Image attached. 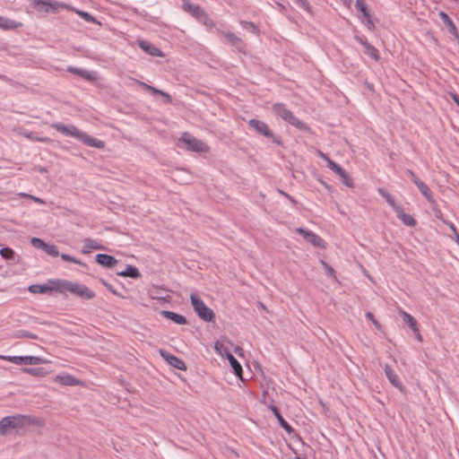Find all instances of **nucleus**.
I'll list each match as a JSON object with an SVG mask.
<instances>
[{"instance_id":"f257e3e1","label":"nucleus","mask_w":459,"mask_h":459,"mask_svg":"<svg viewBox=\"0 0 459 459\" xmlns=\"http://www.w3.org/2000/svg\"><path fill=\"white\" fill-rule=\"evenodd\" d=\"M35 425L39 427L45 426V420L30 415L17 414L4 417L0 420V436H5L11 430H23L28 427Z\"/></svg>"},{"instance_id":"f03ea898","label":"nucleus","mask_w":459,"mask_h":459,"mask_svg":"<svg viewBox=\"0 0 459 459\" xmlns=\"http://www.w3.org/2000/svg\"><path fill=\"white\" fill-rule=\"evenodd\" d=\"M51 126L55 129H56L58 132H60L63 134H65L67 136L74 137L78 140H80L84 144L94 147L97 149H103L105 147V143L101 140H99L97 138H94L86 133L82 132L80 129H78L74 125H64L62 123H54L51 125Z\"/></svg>"},{"instance_id":"7ed1b4c3","label":"nucleus","mask_w":459,"mask_h":459,"mask_svg":"<svg viewBox=\"0 0 459 459\" xmlns=\"http://www.w3.org/2000/svg\"><path fill=\"white\" fill-rule=\"evenodd\" d=\"M55 288L57 292H70L77 297L86 299H91L95 297V293L85 285L67 280H58Z\"/></svg>"},{"instance_id":"20e7f679","label":"nucleus","mask_w":459,"mask_h":459,"mask_svg":"<svg viewBox=\"0 0 459 459\" xmlns=\"http://www.w3.org/2000/svg\"><path fill=\"white\" fill-rule=\"evenodd\" d=\"M378 193L381 196H383L387 204L393 208L398 219H400L403 223L409 227H414L417 224L416 220L410 214L404 212L403 208L401 204H398L396 199L385 188H378Z\"/></svg>"},{"instance_id":"39448f33","label":"nucleus","mask_w":459,"mask_h":459,"mask_svg":"<svg viewBox=\"0 0 459 459\" xmlns=\"http://www.w3.org/2000/svg\"><path fill=\"white\" fill-rule=\"evenodd\" d=\"M272 111L276 117H281L285 122L290 124L298 129L307 131L308 126L302 122L300 119L296 117L293 113L287 108V107L282 103H275L272 106Z\"/></svg>"},{"instance_id":"423d86ee","label":"nucleus","mask_w":459,"mask_h":459,"mask_svg":"<svg viewBox=\"0 0 459 459\" xmlns=\"http://www.w3.org/2000/svg\"><path fill=\"white\" fill-rule=\"evenodd\" d=\"M190 302L196 315L204 322H212L215 318V314L208 307L204 300L197 293L190 294Z\"/></svg>"},{"instance_id":"0eeeda50","label":"nucleus","mask_w":459,"mask_h":459,"mask_svg":"<svg viewBox=\"0 0 459 459\" xmlns=\"http://www.w3.org/2000/svg\"><path fill=\"white\" fill-rule=\"evenodd\" d=\"M178 146L195 152H207L209 151V147L204 142L198 140L187 132L181 134Z\"/></svg>"},{"instance_id":"6e6552de","label":"nucleus","mask_w":459,"mask_h":459,"mask_svg":"<svg viewBox=\"0 0 459 459\" xmlns=\"http://www.w3.org/2000/svg\"><path fill=\"white\" fill-rule=\"evenodd\" d=\"M316 154L320 158L324 159L326 161L327 168L329 169L333 170L334 173H336L341 178V179L342 180V183L346 186H348V187L354 186L351 178L340 165H338L336 162L332 160L325 153H324L320 150L316 151Z\"/></svg>"},{"instance_id":"1a4fd4ad","label":"nucleus","mask_w":459,"mask_h":459,"mask_svg":"<svg viewBox=\"0 0 459 459\" xmlns=\"http://www.w3.org/2000/svg\"><path fill=\"white\" fill-rule=\"evenodd\" d=\"M0 359H4L17 365H39L48 363V359H45L38 356H4L0 355Z\"/></svg>"},{"instance_id":"9d476101","label":"nucleus","mask_w":459,"mask_h":459,"mask_svg":"<svg viewBox=\"0 0 459 459\" xmlns=\"http://www.w3.org/2000/svg\"><path fill=\"white\" fill-rule=\"evenodd\" d=\"M35 7H41L45 13L57 12L58 9H71L66 4L54 0H30Z\"/></svg>"},{"instance_id":"9b49d317","label":"nucleus","mask_w":459,"mask_h":459,"mask_svg":"<svg viewBox=\"0 0 459 459\" xmlns=\"http://www.w3.org/2000/svg\"><path fill=\"white\" fill-rule=\"evenodd\" d=\"M296 231L303 236V238L309 242L311 245L316 247L325 248V243L323 238H321L316 233L304 230L302 228L296 229Z\"/></svg>"},{"instance_id":"f8f14e48","label":"nucleus","mask_w":459,"mask_h":459,"mask_svg":"<svg viewBox=\"0 0 459 459\" xmlns=\"http://www.w3.org/2000/svg\"><path fill=\"white\" fill-rule=\"evenodd\" d=\"M160 354L170 366L174 367L175 368L180 370L186 369L185 362L178 357L169 354L164 350H160Z\"/></svg>"},{"instance_id":"ddd939ff","label":"nucleus","mask_w":459,"mask_h":459,"mask_svg":"<svg viewBox=\"0 0 459 459\" xmlns=\"http://www.w3.org/2000/svg\"><path fill=\"white\" fill-rule=\"evenodd\" d=\"M248 125L259 134H262L265 137L273 136V133L270 130L268 125L261 120L255 118L250 119L248 121Z\"/></svg>"},{"instance_id":"4468645a","label":"nucleus","mask_w":459,"mask_h":459,"mask_svg":"<svg viewBox=\"0 0 459 459\" xmlns=\"http://www.w3.org/2000/svg\"><path fill=\"white\" fill-rule=\"evenodd\" d=\"M58 280L49 281L47 284H32L29 287V291L34 294H41L48 291H56V283Z\"/></svg>"},{"instance_id":"2eb2a0df","label":"nucleus","mask_w":459,"mask_h":459,"mask_svg":"<svg viewBox=\"0 0 459 459\" xmlns=\"http://www.w3.org/2000/svg\"><path fill=\"white\" fill-rule=\"evenodd\" d=\"M54 380L55 382L59 383L62 385L74 386L82 385V382L80 380L67 373H62L56 376Z\"/></svg>"},{"instance_id":"dca6fc26","label":"nucleus","mask_w":459,"mask_h":459,"mask_svg":"<svg viewBox=\"0 0 459 459\" xmlns=\"http://www.w3.org/2000/svg\"><path fill=\"white\" fill-rule=\"evenodd\" d=\"M138 45L145 53L152 56H164V53L160 49L146 40H138Z\"/></svg>"},{"instance_id":"f3484780","label":"nucleus","mask_w":459,"mask_h":459,"mask_svg":"<svg viewBox=\"0 0 459 459\" xmlns=\"http://www.w3.org/2000/svg\"><path fill=\"white\" fill-rule=\"evenodd\" d=\"M385 374L389 380V382L396 388H398L400 391H403L404 386L403 385L402 382L399 379V377L394 372V370L391 368L389 365L385 366Z\"/></svg>"},{"instance_id":"a211bd4d","label":"nucleus","mask_w":459,"mask_h":459,"mask_svg":"<svg viewBox=\"0 0 459 459\" xmlns=\"http://www.w3.org/2000/svg\"><path fill=\"white\" fill-rule=\"evenodd\" d=\"M356 40H358L365 48V53L369 56L374 60L377 61L379 59V55L377 49L368 43L365 39L360 37H356Z\"/></svg>"},{"instance_id":"6ab92c4d","label":"nucleus","mask_w":459,"mask_h":459,"mask_svg":"<svg viewBox=\"0 0 459 459\" xmlns=\"http://www.w3.org/2000/svg\"><path fill=\"white\" fill-rule=\"evenodd\" d=\"M96 262L108 268L114 267L117 263L114 256L106 254H98L96 255Z\"/></svg>"},{"instance_id":"aec40b11","label":"nucleus","mask_w":459,"mask_h":459,"mask_svg":"<svg viewBox=\"0 0 459 459\" xmlns=\"http://www.w3.org/2000/svg\"><path fill=\"white\" fill-rule=\"evenodd\" d=\"M22 26V22L0 16V29L4 30H15Z\"/></svg>"},{"instance_id":"412c9836","label":"nucleus","mask_w":459,"mask_h":459,"mask_svg":"<svg viewBox=\"0 0 459 459\" xmlns=\"http://www.w3.org/2000/svg\"><path fill=\"white\" fill-rule=\"evenodd\" d=\"M160 314L164 317L173 321L174 323H176L178 325H186V318L182 315L177 314L172 311H168V310H162L160 312Z\"/></svg>"},{"instance_id":"4be33fe9","label":"nucleus","mask_w":459,"mask_h":459,"mask_svg":"<svg viewBox=\"0 0 459 459\" xmlns=\"http://www.w3.org/2000/svg\"><path fill=\"white\" fill-rule=\"evenodd\" d=\"M400 316L403 317L404 323L408 325L413 333H418V323L416 319L404 310L399 311Z\"/></svg>"},{"instance_id":"5701e85b","label":"nucleus","mask_w":459,"mask_h":459,"mask_svg":"<svg viewBox=\"0 0 459 459\" xmlns=\"http://www.w3.org/2000/svg\"><path fill=\"white\" fill-rule=\"evenodd\" d=\"M104 247L97 240L92 238H85L83 240V254H89L91 250H100Z\"/></svg>"},{"instance_id":"b1692460","label":"nucleus","mask_w":459,"mask_h":459,"mask_svg":"<svg viewBox=\"0 0 459 459\" xmlns=\"http://www.w3.org/2000/svg\"><path fill=\"white\" fill-rule=\"evenodd\" d=\"M165 293H167V290L161 287H152L150 290H149V296L150 298L153 299H163V300H166L169 298V294H166L164 295Z\"/></svg>"},{"instance_id":"393cba45","label":"nucleus","mask_w":459,"mask_h":459,"mask_svg":"<svg viewBox=\"0 0 459 459\" xmlns=\"http://www.w3.org/2000/svg\"><path fill=\"white\" fill-rule=\"evenodd\" d=\"M228 360L233 369L234 374L240 379H243V370L240 363L232 354H228Z\"/></svg>"},{"instance_id":"a878e982","label":"nucleus","mask_w":459,"mask_h":459,"mask_svg":"<svg viewBox=\"0 0 459 459\" xmlns=\"http://www.w3.org/2000/svg\"><path fill=\"white\" fill-rule=\"evenodd\" d=\"M271 411L278 420V422L280 423L281 427L284 429L288 433L292 432V428L290 426V424L283 419V417L281 415L278 408L274 405L270 406Z\"/></svg>"},{"instance_id":"bb28decb","label":"nucleus","mask_w":459,"mask_h":459,"mask_svg":"<svg viewBox=\"0 0 459 459\" xmlns=\"http://www.w3.org/2000/svg\"><path fill=\"white\" fill-rule=\"evenodd\" d=\"M439 17L442 19L443 22L447 27L449 32L455 36H457V28L455 24V22L450 19L447 13L441 11L439 13Z\"/></svg>"},{"instance_id":"cd10ccee","label":"nucleus","mask_w":459,"mask_h":459,"mask_svg":"<svg viewBox=\"0 0 459 459\" xmlns=\"http://www.w3.org/2000/svg\"><path fill=\"white\" fill-rule=\"evenodd\" d=\"M183 8L196 19H198V17H204V11L197 4L192 3H185Z\"/></svg>"},{"instance_id":"c85d7f7f","label":"nucleus","mask_w":459,"mask_h":459,"mask_svg":"<svg viewBox=\"0 0 459 459\" xmlns=\"http://www.w3.org/2000/svg\"><path fill=\"white\" fill-rule=\"evenodd\" d=\"M117 274L119 276L131 277L134 279L138 278L141 275L139 270L133 265H127L124 271L117 273Z\"/></svg>"},{"instance_id":"c756f323","label":"nucleus","mask_w":459,"mask_h":459,"mask_svg":"<svg viewBox=\"0 0 459 459\" xmlns=\"http://www.w3.org/2000/svg\"><path fill=\"white\" fill-rule=\"evenodd\" d=\"M416 186H418L422 195H424L429 202H434L432 192L423 181L420 180L419 182H416Z\"/></svg>"},{"instance_id":"7c9ffc66","label":"nucleus","mask_w":459,"mask_h":459,"mask_svg":"<svg viewBox=\"0 0 459 459\" xmlns=\"http://www.w3.org/2000/svg\"><path fill=\"white\" fill-rule=\"evenodd\" d=\"M360 20H361L362 23L367 27L368 30H375V27H376L375 22H374L372 16L368 10L366 11L365 13H361Z\"/></svg>"},{"instance_id":"2f4dec72","label":"nucleus","mask_w":459,"mask_h":459,"mask_svg":"<svg viewBox=\"0 0 459 459\" xmlns=\"http://www.w3.org/2000/svg\"><path fill=\"white\" fill-rule=\"evenodd\" d=\"M214 350L221 357L228 358V354H231V352L230 351L229 348L227 347V345L224 342L217 341L214 343Z\"/></svg>"},{"instance_id":"473e14b6","label":"nucleus","mask_w":459,"mask_h":459,"mask_svg":"<svg viewBox=\"0 0 459 459\" xmlns=\"http://www.w3.org/2000/svg\"><path fill=\"white\" fill-rule=\"evenodd\" d=\"M67 71L72 73V74H79L80 76L85 78V79H88V80H91L94 78V76L92 75V73L91 72H88L86 70H82V69H79V68H75V67H68L67 68Z\"/></svg>"},{"instance_id":"72a5a7b5","label":"nucleus","mask_w":459,"mask_h":459,"mask_svg":"<svg viewBox=\"0 0 459 459\" xmlns=\"http://www.w3.org/2000/svg\"><path fill=\"white\" fill-rule=\"evenodd\" d=\"M21 134L22 136H24L25 138L29 139V140H31V141H37V142H41V143H49L50 142V139L48 138V137H38L35 135V134L33 132H30V131H23L21 133Z\"/></svg>"},{"instance_id":"f704fd0d","label":"nucleus","mask_w":459,"mask_h":459,"mask_svg":"<svg viewBox=\"0 0 459 459\" xmlns=\"http://www.w3.org/2000/svg\"><path fill=\"white\" fill-rule=\"evenodd\" d=\"M0 255L6 260H13L15 255L14 251L9 247L0 249Z\"/></svg>"},{"instance_id":"c9c22d12","label":"nucleus","mask_w":459,"mask_h":459,"mask_svg":"<svg viewBox=\"0 0 459 459\" xmlns=\"http://www.w3.org/2000/svg\"><path fill=\"white\" fill-rule=\"evenodd\" d=\"M42 250H44L48 255L54 257L59 255L57 247L51 244H46Z\"/></svg>"},{"instance_id":"e433bc0d","label":"nucleus","mask_w":459,"mask_h":459,"mask_svg":"<svg viewBox=\"0 0 459 459\" xmlns=\"http://www.w3.org/2000/svg\"><path fill=\"white\" fill-rule=\"evenodd\" d=\"M23 372L36 377H42L47 374L42 368H24Z\"/></svg>"},{"instance_id":"4c0bfd02","label":"nucleus","mask_w":459,"mask_h":459,"mask_svg":"<svg viewBox=\"0 0 459 459\" xmlns=\"http://www.w3.org/2000/svg\"><path fill=\"white\" fill-rule=\"evenodd\" d=\"M141 85H142L144 89H146V90L150 91H151V92H152V93H155V94H160V95H162V96H164V97L168 98L169 100L170 99L169 95H168L167 93L163 92V91H160V90H158V89H156V88H154V87H152V86H150V85H148V84H146V83H144V82H141Z\"/></svg>"},{"instance_id":"58836bf2","label":"nucleus","mask_w":459,"mask_h":459,"mask_svg":"<svg viewBox=\"0 0 459 459\" xmlns=\"http://www.w3.org/2000/svg\"><path fill=\"white\" fill-rule=\"evenodd\" d=\"M355 5L361 13L368 10L365 0H356Z\"/></svg>"},{"instance_id":"ea45409f","label":"nucleus","mask_w":459,"mask_h":459,"mask_svg":"<svg viewBox=\"0 0 459 459\" xmlns=\"http://www.w3.org/2000/svg\"><path fill=\"white\" fill-rule=\"evenodd\" d=\"M30 242L34 247L40 248V249H43L45 245L47 244L42 239H40L39 238H32Z\"/></svg>"},{"instance_id":"a19ab883","label":"nucleus","mask_w":459,"mask_h":459,"mask_svg":"<svg viewBox=\"0 0 459 459\" xmlns=\"http://www.w3.org/2000/svg\"><path fill=\"white\" fill-rule=\"evenodd\" d=\"M198 20L208 27L213 26L212 21L211 19H209V17L206 15V13L204 12V17H198Z\"/></svg>"},{"instance_id":"79ce46f5","label":"nucleus","mask_w":459,"mask_h":459,"mask_svg":"<svg viewBox=\"0 0 459 459\" xmlns=\"http://www.w3.org/2000/svg\"><path fill=\"white\" fill-rule=\"evenodd\" d=\"M61 258L64 261H66V262H71V263H74V264H81V262L79 260H77L75 257L71 256V255H66V254H61Z\"/></svg>"},{"instance_id":"37998d69","label":"nucleus","mask_w":459,"mask_h":459,"mask_svg":"<svg viewBox=\"0 0 459 459\" xmlns=\"http://www.w3.org/2000/svg\"><path fill=\"white\" fill-rule=\"evenodd\" d=\"M366 317L370 320L377 329H380L381 325L378 321L375 318L374 315L371 312L366 313Z\"/></svg>"},{"instance_id":"c03bdc74","label":"nucleus","mask_w":459,"mask_h":459,"mask_svg":"<svg viewBox=\"0 0 459 459\" xmlns=\"http://www.w3.org/2000/svg\"><path fill=\"white\" fill-rule=\"evenodd\" d=\"M302 9L310 12V5L307 0H294Z\"/></svg>"},{"instance_id":"a18cd8bd","label":"nucleus","mask_w":459,"mask_h":459,"mask_svg":"<svg viewBox=\"0 0 459 459\" xmlns=\"http://www.w3.org/2000/svg\"><path fill=\"white\" fill-rule=\"evenodd\" d=\"M76 13L82 17L83 18L85 21H88V22H92L93 21V18L91 14H89L88 13L86 12H83V11H76Z\"/></svg>"},{"instance_id":"49530a36","label":"nucleus","mask_w":459,"mask_h":459,"mask_svg":"<svg viewBox=\"0 0 459 459\" xmlns=\"http://www.w3.org/2000/svg\"><path fill=\"white\" fill-rule=\"evenodd\" d=\"M322 264L324 265V267H325V271H326L327 274H328V275H330V276H332V277H333V278H335V273H334V270H333L331 266H329V265H328L325 262H324V261H322Z\"/></svg>"},{"instance_id":"de8ad7c7","label":"nucleus","mask_w":459,"mask_h":459,"mask_svg":"<svg viewBox=\"0 0 459 459\" xmlns=\"http://www.w3.org/2000/svg\"><path fill=\"white\" fill-rule=\"evenodd\" d=\"M407 174L409 176V178H411V180L416 185V182H419L420 179H419L417 178V176L415 175V173L411 170V169H408L407 170Z\"/></svg>"},{"instance_id":"09e8293b","label":"nucleus","mask_w":459,"mask_h":459,"mask_svg":"<svg viewBox=\"0 0 459 459\" xmlns=\"http://www.w3.org/2000/svg\"><path fill=\"white\" fill-rule=\"evenodd\" d=\"M241 23H242V24H243V26H244L245 28H247H247H251L253 30H256V27H255V25L254 23H252V22H242Z\"/></svg>"},{"instance_id":"8fccbe9b","label":"nucleus","mask_w":459,"mask_h":459,"mask_svg":"<svg viewBox=\"0 0 459 459\" xmlns=\"http://www.w3.org/2000/svg\"><path fill=\"white\" fill-rule=\"evenodd\" d=\"M450 229L455 233V242L457 245H459V233H457L456 229L453 223L450 225Z\"/></svg>"},{"instance_id":"3c124183","label":"nucleus","mask_w":459,"mask_h":459,"mask_svg":"<svg viewBox=\"0 0 459 459\" xmlns=\"http://www.w3.org/2000/svg\"><path fill=\"white\" fill-rule=\"evenodd\" d=\"M30 199L33 200L34 202L38 203V204H46V202L43 199H41L39 197H37V196H34V195H31Z\"/></svg>"},{"instance_id":"603ef678","label":"nucleus","mask_w":459,"mask_h":459,"mask_svg":"<svg viewBox=\"0 0 459 459\" xmlns=\"http://www.w3.org/2000/svg\"><path fill=\"white\" fill-rule=\"evenodd\" d=\"M272 139H273V142L279 144V145H281L282 144V142L281 140V138L279 136H275L273 134V136H270Z\"/></svg>"},{"instance_id":"864d4df0","label":"nucleus","mask_w":459,"mask_h":459,"mask_svg":"<svg viewBox=\"0 0 459 459\" xmlns=\"http://www.w3.org/2000/svg\"><path fill=\"white\" fill-rule=\"evenodd\" d=\"M451 98L454 100V101L459 106V95L456 93H450Z\"/></svg>"},{"instance_id":"5fc2aeb1","label":"nucleus","mask_w":459,"mask_h":459,"mask_svg":"<svg viewBox=\"0 0 459 459\" xmlns=\"http://www.w3.org/2000/svg\"><path fill=\"white\" fill-rule=\"evenodd\" d=\"M105 286L109 290V291H111L115 295H117V292L113 289V287L110 284L105 283Z\"/></svg>"},{"instance_id":"6e6d98bb","label":"nucleus","mask_w":459,"mask_h":459,"mask_svg":"<svg viewBox=\"0 0 459 459\" xmlns=\"http://www.w3.org/2000/svg\"><path fill=\"white\" fill-rule=\"evenodd\" d=\"M342 2V4L347 6V7H351V0H341Z\"/></svg>"},{"instance_id":"4d7b16f0","label":"nucleus","mask_w":459,"mask_h":459,"mask_svg":"<svg viewBox=\"0 0 459 459\" xmlns=\"http://www.w3.org/2000/svg\"><path fill=\"white\" fill-rule=\"evenodd\" d=\"M278 191H279V193H280L281 195L285 196V197H286V198H288V199H291V196H290V195H288L286 192H284V191H282V190H278Z\"/></svg>"},{"instance_id":"13d9d810","label":"nucleus","mask_w":459,"mask_h":459,"mask_svg":"<svg viewBox=\"0 0 459 459\" xmlns=\"http://www.w3.org/2000/svg\"><path fill=\"white\" fill-rule=\"evenodd\" d=\"M18 195L21 197H25V198H30V199L31 196V195L26 194V193H19Z\"/></svg>"},{"instance_id":"bf43d9fd","label":"nucleus","mask_w":459,"mask_h":459,"mask_svg":"<svg viewBox=\"0 0 459 459\" xmlns=\"http://www.w3.org/2000/svg\"><path fill=\"white\" fill-rule=\"evenodd\" d=\"M228 39L231 41L235 40V39H238L237 37L234 35V34H229L227 35Z\"/></svg>"},{"instance_id":"052dcab7","label":"nucleus","mask_w":459,"mask_h":459,"mask_svg":"<svg viewBox=\"0 0 459 459\" xmlns=\"http://www.w3.org/2000/svg\"><path fill=\"white\" fill-rule=\"evenodd\" d=\"M416 333L417 339L421 342L422 341V337H421V335L420 333V331L418 330V333Z\"/></svg>"},{"instance_id":"680f3d73","label":"nucleus","mask_w":459,"mask_h":459,"mask_svg":"<svg viewBox=\"0 0 459 459\" xmlns=\"http://www.w3.org/2000/svg\"><path fill=\"white\" fill-rule=\"evenodd\" d=\"M242 351V349L240 347H238V346H237L236 349H235L236 352H238V351Z\"/></svg>"},{"instance_id":"e2e57ef3","label":"nucleus","mask_w":459,"mask_h":459,"mask_svg":"<svg viewBox=\"0 0 459 459\" xmlns=\"http://www.w3.org/2000/svg\"><path fill=\"white\" fill-rule=\"evenodd\" d=\"M290 202H291L292 204H296V201L291 197V199H289Z\"/></svg>"},{"instance_id":"0e129e2a","label":"nucleus","mask_w":459,"mask_h":459,"mask_svg":"<svg viewBox=\"0 0 459 459\" xmlns=\"http://www.w3.org/2000/svg\"><path fill=\"white\" fill-rule=\"evenodd\" d=\"M27 336L30 337V338H35L34 334H28Z\"/></svg>"}]
</instances>
